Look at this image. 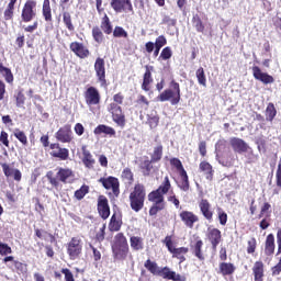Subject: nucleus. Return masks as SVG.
Returning <instances> with one entry per match:
<instances>
[{
	"label": "nucleus",
	"mask_w": 281,
	"mask_h": 281,
	"mask_svg": "<svg viewBox=\"0 0 281 281\" xmlns=\"http://www.w3.org/2000/svg\"><path fill=\"white\" fill-rule=\"evenodd\" d=\"M207 240L211 243V247L213 251H216L218 245H221L223 240V235L221 234V229L218 228H209L206 234Z\"/></svg>",
	"instance_id": "obj_21"
},
{
	"label": "nucleus",
	"mask_w": 281,
	"mask_h": 281,
	"mask_svg": "<svg viewBox=\"0 0 281 281\" xmlns=\"http://www.w3.org/2000/svg\"><path fill=\"white\" fill-rule=\"evenodd\" d=\"M144 267L147 269V271H149V273H151V276H159V271H161V268H159V266L150 259L145 261Z\"/></svg>",
	"instance_id": "obj_44"
},
{
	"label": "nucleus",
	"mask_w": 281,
	"mask_h": 281,
	"mask_svg": "<svg viewBox=\"0 0 281 281\" xmlns=\"http://www.w3.org/2000/svg\"><path fill=\"white\" fill-rule=\"evenodd\" d=\"M83 157H82V164L86 166V168H93L95 165V159L93 158V155H91V151L82 148Z\"/></svg>",
	"instance_id": "obj_43"
},
{
	"label": "nucleus",
	"mask_w": 281,
	"mask_h": 281,
	"mask_svg": "<svg viewBox=\"0 0 281 281\" xmlns=\"http://www.w3.org/2000/svg\"><path fill=\"white\" fill-rule=\"evenodd\" d=\"M195 76L201 87H207V77H205V69H203V67L198 68Z\"/></svg>",
	"instance_id": "obj_48"
},
{
	"label": "nucleus",
	"mask_w": 281,
	"mask_h": 281,
	"mask_svg": "<svg viewBox=\"0 0 281 281\" xmlns=\"http://www.w3.org/2000/svg\"><path fill=\"white\" fill-rule=\"evenodd\" d=\"M191 251L200 262H203L205 260V255L203 254V240L198 239L194 245H191Z\"/></svg>",
	"instance_id": "obj_34"
},
{
	"label": "nucleus",
	"mask_w": 281,
	"mask_h": 281,
	"mask_svg": "<svg viewBox=\"0 0 281 281\" xmlns=\"http://www.w3.org/2000/svg\"><path fill=\"white\" fill-rule=\"evenodd\" d=\"M15 104L19 109H21V106H23V104H25V94L23 93V90H20L15 94Z\"/></svg>",
	"instance_id": "obj_59"
},
{
	"label": "nucleus",
	"mask_w": 281,
	"mask_h": 281,
	"mask_svg": "<svg viewBox=\"0 0 281 281\" xmlns=\"http://www.w3.org/2000/svg\"><path fill=\"white\" fill-rule=\"evenodd\" d=\"M14 137L20 142V144H22V146H27L29 142H27V135L25 134V132L15 128L13 132Z\"/></svg>",
	"instance_id": "obj_49"
},
{
	"label": "nucleus",
	"mask_w": 281,
	"mask_h": 281,
	"mask_svg": "<svg viewBox=\"0 0 281 281\" xmlns=\"http://www.w3.org/2000/svg\"><path fill=\"white\" fill-rule=\"evenodd\" d=\"M236 159H238V156H234V153H232V150H228L222 154L220 164L225 168H232L234 167V164H236Z\"/></svg>",
	"instance_id": "obj_32"
},
{
	"label": "nucleus",
	"mask_w": 281,
	"mask_h": 281,
	"mask_svg": "<svg viewBox=\"0 0 281 281\" xmlns=\"http://www.w3.org/2000/svg\"><path fill=\"white\" fill-rule=\"evenodd\" d=\"M258 218H262L259 223L260 229H269L271 227V203L265 202L261 205Z\"/></svg>",
	"instance_id": "obj_10"
},
{
	"label": "nucleus",
	"mask_w": 281,
	"mask_h": 281,
	"mask_svg": "<svg viewBox=\"0 0 281 281\" xmlns=\"http://www.w3.org/2000/svg\"><path fill=\"white\" fill-rule=\"evenodd\" d=\"M179 216L182 223L186 225V227H189V229L194 227V223H199V215L194 214V212L181 211Z\"/></svg>",
	"instance_id": "obj_24"
},
{
	"label": "nucleus",
	"mask_w": 281,
	"mask_h": 281,
	"mask_svg": "<svg viewBox=\"0 0 281 281\" xmlns=\"http://www.w3.org/2000/svg\"><path fill=\"white\" fill-rule=\"evenodd\" d=\"M170 58H172V48L166 46L160 53L159 60H170Z\"/></svg>",
	"instance_id": "obj_55"
},
{
	"label": "nucleus",
	"mask_w": 281,
	"mask_h": 281,
	"mask_svg": "<svg viewBox=\"0 0 281 281\" xmlns=\"http://www.w3.org/2000/svg\"><path fill=\"white\" fill-rule=\"evenodd\" d=\"M169 164L171 168H176L177 172H186V168L183 167V162H181V159L170 158Z\"/></svg>",
	"instance_id": "obj_51"
},
{
	"label": "nucleus",
	"mask_w": 281,
	"mask_h": 281,
	"mask_svg": "<svg viewBox=\"0 0 281 281\" xmlns=\"http://www.w3.org/2000/svg\"><path fill=\"white\" fill-rule=\"evenodd\" d=\"M36 0H26L21 11V23H32L36 19Z\"/></svg>",
	"instance_id": "obj_8"
},
{
	"label": "nucleus",
	"mask_w": 281,
	"mask_h": 281,
	"mask_svg": "<svg viewBox=\"0 0 281 281\" xmlns=\"http://www.w3.org/2000/svg\"><path fill=\"white\" fill-rule=\"evenodd\" d=\"M0 166L7 179H10V177H13V180L18 182L21 181V179H23V173H21V170L10 167V165L7 162H1Z\"/></svg>",
	"instance_id": "obj_26"
},
{
	"label": "nucleus",
	"mask_w": 281,
	"mask_h": 281,
	"mask_svg": "<svg viewBox=\"0 0 281 281\" xmlns=\"http://www.w3.org/2000/svg\"><path fill=\"white\" fill-rule=\"evenodd\" d=\"M231 146L235 153L243 155V153H247L249 150V145L241 138L233 137L229 140Z\"/></svg>",
	"instance_id": "obj_28"
},
{
	"label": "nucleus",
	"mask_w": 281,
	"mask_h": 281,
	"mask_svg": "<svg viewBox=\"0 0 281 281\" xmlns=\"http://www.w3.org/2000/svg\"><path fill=\"white\" fill-rule=\"evenodd\" d=\"M128 199L131 210L133 212H142L144 210V203H146V187L142 183H136Z\"/></svg>",
	"instance_id": "obj_6"
},
{
	"label": "nucleus",
	"mask_w": 281,
	"mask_h": 281,
	"mask_svg": "<svg viewBox=\"0 0 281 281\" xmlns=\"http://www.w3.org/2000/svg\"><path fill=\"white\" fill-rule=\"evenodd\" d=\"M251 71L255 80L262 82V85H273L276 82L273 76L268 72H262V69L258 66H252Z\"/></svg>",
	"instance_id": "obj_18"
},
{
	"label": "nucleus",
	"mask_w": 281,
	"mask_h": 281,
	"mask_svg": "<svg viewBox=\"0 0 281 281\" xmlns=\"http://www.w3.org/2000/svg\"><path fill=\"white\" fill-rule=\"evenodd\" d=\"M108 111L111 113L112 120L117 126H121V128L126 126V115L122 111V105L109 104Z\"/></svg>",
	"instance_id": "obj_11"
},
{
	"label": "nucleus",
	"mask_w": 281,
	"mask_h": 281,
	"mask_svg": "<svg viewBox=\"0 0 281 281\" xmlns=\"http://www.w3.org/2000/svg\"><path fill=\"white\" fill-rule=\"evenodd\" d=\"M200 172L205 177L207 181L214 180V167L205 160L201 161L199 165Z\"/></svg>",
	"instance_id": "obj_30"
},
{
	"label": "nucleus",
	"mask_w": 281,
	"mask_h": 281,
	"mask_svg": "<svg viewBox=\"0 0 281 281\" xmlns=\"http://www.w3.org/2000/svg\"><path fill=\"white\" fill-rule=\"evenodd\" d=\"M256 249H258V240H256V237H251L248 241H247V248L246 251L249 255H254L256 254Z\"/></svg>",
	"instance_id": "obj_53"
},
{
	"label": "nucleus",
	"mask_w": 281,
	"mask_h": 281,
	"mask_svg": "<svg viewBox=\"0 0 281 281\" xmlns=\"http://www.w3.org/2000/svg\"><path fill=\"white\" fill-rule=\"evenodd\" d=\"M16 1L19 0H9V3L7 4L3 12L4 21H12L14 19V10H16Z\"/></svg>",
	"instance_id": "obj_35"
},
{
	"label": "nucleus",
	"mask_w": 281,
	"mask_h": 281,
	"mask_svg": "<svg viewBox=\"0 0 281 281\" xmlns=\"http://www.w3.org/2000/svg\"><path fill=\"white\" fill-rule=\"evenodd\" d=\"M10 254H12V247H10L8 244L0 241V256H8Z\"/></svg>",
	"instance_id": "obj_61"
},
{
	"label": "nucleus",
	"mask_w": 281,
	"mask_h": 281,
	"mask_svg": "<svg viewBox=\"0 0 281 281\" xmlns=\"http://www.w3.org/2000/svg\"><path fill=\"white\" fill-rule=\"evenodd\" d=\"M276 181H277V188L281 189V159L278 164V168L276 172Z\"/></svg>",
	"instance_id": "obj_64"
},
{
	"label": "nucleus",
	"mask_w": 281,
	"mask_h": 281,
	"mask_svg": "<svg viewBox=\"0 0 281 281\" xmlns=\"http://www.w3.org/2000/svg\"><path fill=\"white\" fill-rule=\"evenodd\" d=\"M164 245H166L169 252L172 254V258H177L179 262H186V255L188 251H190V248L188 247H179L175 248V245L172 244V236L168 235L162 240Z\"/></svg>",
	"instance_id": "obj_7"
},
{
	"label": "nucleus",
	"mask_w": 281,
	"mask_h": 281,
	"mask_svg": "<svg viewBox=\"0 0 281 281\" xmlns=\"http://www.w3.org/2000/svg\"><path fill=\"white\" fill-rule=\"evenodd\" d=\"M130 245L133 251H143L144 249V238L140 236H131Z\"/></svg>",
	"instance_id": "obj_40"
},
{
	"label": "nucleus",
	"mask_w": 281,
	"mask_h": 281,
	"mask_svg": "<svg viewBox=\"0 0 281 281\" xmlns=\"http://www.w3.org/2000/svg\"><path fill=\"white\" fill-rule=\"evenodd\" d=\"M193 23L196 32H199L200 34H203L205 32V24H203V20H201V18H193Z\"/></svg>",
	"instance_id": "obj_57"
},
{
	"label": "nucleus",
	"mask_w": 281,
	"mask_h": 281,
	"mask_svg": "<svg viewBox=\"0 0 281 281\" xmlns=\"http://www.w3.org/2000/svg\"><path fill=\"white\" fill-rule=\"evenodd\" d=\"M111 249L114 260L124 261L126 260V258H128V255L131 254V248L128 246V239L126 238V235H124V233H117L114 236Z\"/></svg>",
	"instance_id": "obj_2"
},
{
	"label": "nucleus",
	"mask_w": 281,
	"mask_h": 281,
	"mask_svg": "<svg viewBox=\"0 0 281 281\" xmlns=\"http://www.w3.org/2000/svg\"><path fill=\"white\" fill-rule=\"evenodd\" d=\"M110 5L116 13L132 12V14H134L135 12L133 10V2H131V0H111Z\"/></svg>",
	"instance_id": "obj_15"
},
{
	"label": "nucleus",
	"mask_w": 281,
	"mask_h": 281,
	"mask_svg": "<svg viewBox=\"0 0 281 281\" xmlns=\"http://www.w3.org/2000/svg\"><path fill=\"white\" fill-rule=\"evenodd\" d=\"M178 188L182 192H188L190 190V177H188V171H182L179 173Z\"/></svg>",
	"instance_id": "obj_36"
},
{
	"label": "nucleus",
	"mask_w": 281,
	"mask_h": 281,
	"mask_svg": "<svg viewBox=\"0 0 281 281\" xmlns=\"http://www.w3.org/2000/svg\"><path fill=\"white\" fill-rule=\"evenodd\" d=\"M87 194H89V186L82 184L79 190L75 191V199H77V201H82Z\"/></svg>",
	"instance_id": "obj_50"
},
{
	"label": "nucleus",
	"mask_w": 281,
	"mask_h": 281,
	"mask_svg": "<svg viewBox=\"0 0 281 281\" xmlns=\"http://www.w3.org/2000/svg\"><path fill=\"white\" fill-rule=\"evenodd\" d=\"M145 74L143 76L142 89L143 91H150V83L154 82L153 79V66H145Z\"/></svg>",
	"instance_id": "obj_33"
},
{
	"label": "nucleus",
	"mask_w": 281,
	"mask_h": 281,
	"mask_svg": "<svg viewBox=\"0 0 281 281\" xmlns=\"http://www.w3.org/2000/svg\"><path fill=\"white\" fill-rule=\"evenodd\" d=\"M99 183L103 186L105 190H112L113 196H120V180L113 176L106 178H100Z\"/></svg>",
	"instance_id": "obj_14"
},
{
	"label": "nucleus",
	"mask_w": 281,
	"mask_h": 281,
	"mask_svg": "<svg viewBox=\"0 0 281 281\" xmlns=\"http://www.w3.org/2000/svg\"><path fill=\"white\" fill-rule=\"evenodd\" d=\"M276 115H278V110L276 109V104L268 103L266 108V120L267 122H273L276 120Z\"/></svg>",
	"instance_id": "obj_45"
},
{
	"label": "nucleus",
	"mask_w": 281,
	"mask_h": 281,
	"mask_svg": "<svg viewBox=\"0 0 281 281\" xmlns=\"http://www.w3.org/2000/svg\"><path fill=\"white\" fill-rule=\"evenodd\" d=\"M158 102H170L172 106H177L181 102V86L172 79L169 88L165 89L158 97Z\"/></svg>",
	"instance_id": "obj_4"
},
{
	"label": "nucleus",
	"mask_w": 281,
	"mask_h": 281,
	"mask_svg": "<svg viewBox=\"0 0 281 281\" xmlns=\"http://www.w3.org/2000/svg\"><path fill=\"white\" fill-rule=\"evenodd\" d=\"M158 277L162 278L164 280L186 281V277H182L181 274L172 271L168 266L160 268Z\"/></svg>",
	"instance_id": "obj_25"
},
{
	"label": "nucleus",
	"mask_w": 281,
	"mask_h": 281,
	"mask_svg": "<svg viewBox=\"0 0 281 281\" xmlns=\"http://www.w3.org/2000/svg\"><path fill=\"white\" fill-rule=\"evenodd\" d=\"M61 273L65 276V281H76V279H74V273L69 268L61 269Z\"/></svg>",
	"instance_id": "obj_63"
},
{
	"label": "nucleus",
	"mask_w": 281,
	"mask_h": 281,
	"mask_svg": "<svg viewBox=\"0 0 281 281\" xmlns=\"http://www.w3.org/2000/svg\"><path fill=\"white\" fill-rule=\"evenodd\" d=\"M97 210L99 212V216H101L103 221H106V218L111 216V206H109V199H106L104 195H99Z\"/></svg>",
	"instance_id": "obj_19"
},
{
	"label": "nucleus",
	"mask_w": 281,
	"mask_h": 281,
	"mask_svg": "<svg viewBox=\"0 0 281 281\" xmlns=\"http://www.w3.org/2000/svg\"><path fill=\"white\" fill-rule=\"evenodd\" d=\"M61 8V19H63V23L66 27V30H68V32H76V24L74 23V18L71 16V12L65 10L64 5H60Z\"/></svg>",
	"instance_id": "obj_27"
},
{
	"label": "nucleus",
	"mask_w": 281,
	"mask_h": 281,
	"mask_svg": "<svg viewBox=\"0 0 281 281\" xmlns=\"http://www.w3.org/2000/svg\"><path fill=\"white\" fill-rule=\"evenodd\" d=\"M122 229V221L117 220V215L113 214L110 218L109 231L120 232Z\"/></svg>",
	"instance_id": "obj_46"
},
{
	"label": "nucleus",
	"mask_w": 281,
	"mask_h": 281,
	"mask_svg": "<svg viewBox=\"0 0 281 281\" xmlns=\"http://www.w3.org/2000/svg\"><path fill=\"white\" fill-rule=\"evenodd\" d=\"M164 158V145L159 143L157 146L154 147L153 153L150 154V161L154 164H159Z\"/></svg>",
	"instance_id": "obj_39"
},
{
	"label": "nucleus",
	"mask_w": 281,
	"mask_h": 281,
	"mask_svg": "<svg viewBox=\"0 0 281 281\" xmlns=\"http://www.w3.org/2000/svg\"><path fill=\"white\" fill-rule=\"evenodd\" d=\"M153 164L155 162L148 158L140 162L139 168L143 177H150V175H153V170L155 168Z\"/></svg>",
	"instance_id": "obj_38"
},
{
	"label": "nucleus",
	"mask_w": 281,
	"mask_h": 281,
	"mask_svg": "<svg viewBox=\"0 0 281 281\" xmlns=\"http://www.w3.org/2000/svg\"><path fill=\"white\" fill-rule=\"evenodd\" d=\"M0 75L4 78V81L8 85H14V74H12V69L5 67L3 63L0 61Z\"/></svg>",
	"instance_id": "obj_37"
},
{
	"label": "nucleus",
	"mask_w": 281,
	"mask_h": 281,
	"mask_svg": "<svg viewBox=\"0 0 281 281\" xmlns=\"http://www.w3.org/2000/svg\"><path fill=\"white\" fill-rule=\"evenodd\" d=\"M121 179L130 183V186L133 183V181H135V176L133 175L131 168L126 167L123 169L121 173Z\"/></svg>",
	"instance_id": "obj_47"
},
{
	"label": "nucleus",
	"mask_w": 281,
	"mask_h": 281,
	"mask_svg": "<svg viewBox=\"0 0 281 281\" xmlns=\"http://www.w3.org/2000/svg\"><path fill=\"white\" fill-rule=\"evenodd\" d=\"M199 209L202 214V216L209 221V223H212L214 221V211L212 210V204L207 199H202L199 202Z\"/></svg>",
	"instance_id": "obj_22"
},
{
	"label": "nucleus",
	"mask_w": 281,
	"mask_h": 281,
	"mask_svg": "<svg viewBox=\"0 0 281 281\" xmlns=\"http://www.w3.org/2000/svg\"><path fill=\"white\" fill-rule=\"evenodd\" d=\"M114 38H128V32L122 26H115L112 31Z\"/></svg>",
	"instance_id": "obj_52"
},
{
	"label": "nucleus",
	"mask_w": 281,
	"mask_h": 281,
	"mask_svg": "<svg viewBox=\"0 0 281 281\" xmlns=\"http://www.w3.org/2000/svg\"><path fill=\"white\" fill-rule=\"evenodd\" d=\"M111 36L113 34V23L111 22V18L106 13L101 18V24L92 27V38L94 43L98 45H102L105 41V36Z\"/></svg>",
	"instance_id": "obj_3"
},
{
	"label": "nucleus",
	"mask_w": 281,
	"mask_h": 281,
	"mask_svg": "<svg viewBox=\"0 0 281 281\" xmlns=\"http://www.w3.org/2000/svg\"><path fill=\"white\" fill-rule=\"evenodd\" d=\"M94 135H110V137L115 136V128L109 126V125H104V124H100L98 125L94 131H93Z\"/></svg>",
	"instance_id": "obj_41"
},
{
	"label": "nucleus",
	"mask_w": 281,
	"mask_h": 281,
	"mask_svg": "<svg viewBox=\"0 0 281 281\" xmlns=\"http://www.w3.org/2000/svg\"><path fill=\"white\" fill-rule=\"evenodd\" d=\"M55 137L57 142H60L61 144H71V142H74V132H71V126L65 125L60 127L56 132Z\"/></svg>",
	"instance_id": "obj_16"
},
{
	"label": "nucleus",
	"mask_w": 281,
	"mask_h": 281,
	"mask_svg": "<svg viewBox=\"0 0 281 281\" xmlns=\"http://www.w3.org/2000/svg\"><path fill=\"white\" fill-rule=\"evenodd\" d=\"M113 102L110 104H115V106H122L124 104V93L117 92L112 98Z\"/></svg>",
	"instance_id": "obj_58"
},
{
	"label": "nucleus",
	"mask_w": 281,
	"mask_h": 281,
	"mask_svg": "<svg viewBox=\"0 0 281 281\" xmlns=\"http://www.w3.org/2000/svg\"><path fill=\"white\" fill-rule=\"evenodd\" d=\"M42 15L49 26H46V32L54 30V16L52 15V2L49 0H44L42 4Z\"/></svg>",
	"instance_id": "obj_17"
},
{
	"label": "nucleus",
	"mask_w": 281,
	"mask_h": 281,
	"mask_svg": "<svg viewBox=\"0 0 281 281\" xmlns=\"http://www.w3.org/2000/svg\"><path fill=\"white\" fill-rule=\"evenodd\" d=\"M149 105L150 102L148 101V99L145 95L139 94L136 100V106H139L140 109H148Z\"/></svg>",
	"instance_id": "obj_54"
},
{
	"label": "nucleus",
	"mask_w": 281,
	"mask_h": 281,
	"mask_svg": "<svg viewBox=\"0 0 281 281\" xmlns=\"http://www.w3.org/2000/svg\"><path fill=\"white\" fill-rule=\"evenodd\" d=\"M69 47L72 54L77 55V57L81 59L89 58L91 54L89 48H87V46L80 42H71Z\"/></svg>",
	"instance_id": "obj_23"
},
{
	"label": "nucleus",
	"mask_w": 281,
	"mask_h": 281,
	"mask_svg": "<svg viewBox=\"0 0 281 281\" xmlns=\"http://www.w3.org/2000/svg\"><path fill=\"white\" fill-rule=\"evenodd\" d=\"M94 71L101 87H108L106 83V67L104 58L98 57L94 61Z\"/></svg>",
	"instance_id": "obj_13"
},
{
	"label": "nucleus",
	"mask_w": 281,
	"mask_h": 281,
	"mask_svg": "<svg viewBox=\"0 0 281 281\" xmlns=\"http://www.w3.org/2000/svg\"><path fill=\"white\" fill-rule=\"evenodd\" d=\"M217 216H218L220 225H223V226L227 225V213H225L223 209L217 210Z\"/></svg>",
	"instance_id": "obj_60"
},
{
	"label": "nucleus",
	"mask_w": 281,
	"mask_h": 281,
	"mask_svg": "<svg viewBox=\"0 0 281 281\" xmlns=\"http://www.w3.org/2000/svg\"><path fill=\"white\" fill-rule=\"evenodd\" d=\"M172 190V183L170 178L166 176L161 184L154 191L149 192L147 199L149 203H154L149 209V216H157L159 212L166 210V198L165 194H168Z\"/></svg>",
	"instance_id": "obj_1"
},
{
	"label": "nucleus",
	"mask_w": 281,
	"mask_h": 281,
	"mask_svg": "<svg viewBox=\"0 0 281 281\" xmlns=\"http://www.w3.org/2000/svg\"><path fill=\"white\" fill-rule=\"evenodd\" d=\"M154 45L155 47H158L161 49V47H165V45H168V40H166V36L160 35L156 38Z\"/></svg>",
	"instance_id": "obj_62"
},
{
	"label": "nucleus",
	"mask_w": 281,
	"mask_h": 281,
	"mask_svg": "<svg viewBox=\"0 0 281 281\" xmlns=\"http://www.w3.org/2000/svg\"><path fill=\"white\" fill-rule=\"evenodd\" d=\"M83 98L87 106H98L100 104L102 97L100 95V90L98 88L91 86L87 88L83 93Z\"/></svg>",
	"instance_id": "obj_12"
},
{
	"label": "nucleus",
	"mask_w": 281,
	"mask_h": 281,
	"mask_svg": "<svg viewBox=\"0 0 281 281\" xmlns=\"http://www.w3.org/2000/svg\"><path fill=\"white\" fill-rule=\"evenodd\" d=\"M50 156L56 159H60V161H67L69 159V149L60 147L58 143H52L49 145Z\"/></svg>",
	"instance_id": "obj_20"
},
{
	"label": "nucleus",
	"mask_w": 281,
	"mask_h": 281,
	"mask_svg": "<svg viewBox=\"0 0 281 281\" xmlns=\"http://www.w3.org/2000/svg\"><path fill=\"white\" fill-rule=\"evenodd\" d=\"M66 249L71 260H78L82 256V239L80 237H71Z\"/></svg>",
	"instance_id": "obj_9"
},
{
	"label": "nucleus",
	"mask_w": 281,
	"mask_h": 281,
	"mask_svg": "<svg viewBox=\"0 0 281 281\" xmlns=\"http://www.w3.org/2000/svg\"><path fill=\"white\" fill-rule=\"evenodd\" d=\"M252 276L255 281H265V262L258 260L254 263Z\"/></svg>",
	"instance_id": "obj_31"
},
{
	"label": "nucleus",
	"mask_w": 281,
	"mask_h": 281,
	"mask_svg": "<svg viewBox=\"0 0 281 281\" xmlns=\"http://www.w3.org/2000/svg\"><path fill=\"white\" fill-rule=\"evenodd\" d=\"M46 179L49 181L53 188H58V186H60V182L74 183V180L76 179V173L69 168L59 167L56 177H54V171H47Z\"/></svg>",
	"instance_id": "obj_5"
},
{
	"label": "nucleus",
	"mask_w": 281,
	"mask_h": 281,
	"mask_svg": "<svg viewBox=\"0 0 281 281\" xmlns=\"http://www.w3.org/2000/svg\"><path fill=\"white\" fill-rule=\"evenodd\" d=\"M236 271V266L232 262H221L220 263V273L223 276H234Z\"/></svg>",
	"instance_id": "obj_42"
},
{
	"label": "nucleus",
	"mask_w": 281,
	"mask_h": 281,
	"mask_svg": "<svg viewBox=\"0 0 281 281\" xmlns=\"http://www.w3.org/2000/svg\"><path fill=\"white\" fill-rule=\"evenodd\" d=\"M263 254L268 258L276 254V236L273 233L268 234L266 237Z\"/></svg>",
	"instance_id": "obj_29"
},
{
	"label": "nucleus",
	"mask_w": 281,
	"mask_h": 281,
	"mask_svg": "<svg viewBox=\"0 0 281 281\" xmlns=\"http://www.w3.org/2000/svg\"><path fill=\"white\" fill-rule=\"evenodd\" d=\"M14 269L16 273H27V265L19 260L13 261Z\"/></svg>",
	"instance_id": "obj_56"
}]
</instances>
